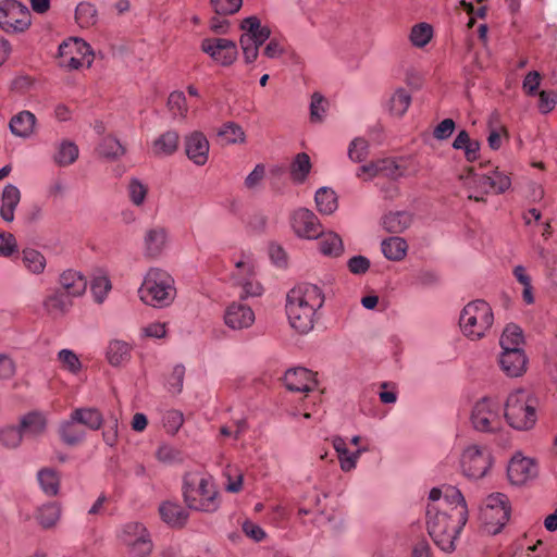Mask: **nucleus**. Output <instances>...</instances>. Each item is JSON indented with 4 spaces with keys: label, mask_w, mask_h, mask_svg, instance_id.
I'll return each mask as SVG.
<instances>
[{
    "label": "nucleus",
    "mask_w": 557,
    "mask_h": 557,
    "mask_svg": "<svg viewBox=\"0 0 557 557\" xmlns=\"http://www.w3.org/2000/svg\"><path fill=\"white\" fill-rule=\"evenodd\" d=\"M468 521V506L462 493L455 486L446 488L442 507L428 505V531L434 543L443 552L455 550L459 534Z\"/></svg>",
    "instance_id": "obj_1"
},
{
    "label": "nucleus",
    "mask_w": 557,
    "mask_h": 557,
    "mask_svg": "<svg viewBox=\"0 0 557 557\" xmlns=\"http://www.w3.org/2000/svg\"><path fill=\"white\" fill-rule=\"evenodd\" d=\"M324 304V294L314 284L301 283L292 288L286 297V313L290 326L301 334L313 329L317 311Z\"/></svg>",
    "instance_id": "obj_2"
},
{
    "label": "nucleus",
    "mask_w": 557,
    "mask_h": 557,
    "mask_svg": "<svg viewBox=\"0 0 557 557\" xmlns=\"http://www.w3.org/2000/svg\"><path fill=\"white\" fill-rule=\"evenodd\" d=\"M182 493L190 510L213 513L221 506L220 492L209 474L188 473L184 476Z\"/></svg>",
    "instance_id": "obj_3"
},
{
    "label": "nucleus",
    "mask_w": 557,
    "mask_h": 557,
    "mask_svg": "<svg viewBox=\"0 0 557 557\" xmlns=\"http://www.w3.org/2000/svg\"><path fill=\"white\" fill-rule=\"evenodd\" d=\"M138 296L145 305L165 308L176 297L174 278L162 269L150 268L138 288Z\"/></svg>",
    "instance_id": "obj_4"
},
{
    "label": "nucleus",
    "mask_w": 557,
    "mask_h": 557,
    "mask_svg": "<svg viewBox=\"0 0 557 557\" xmlns=\"http://www.w3.org/2000/svg\"><path fill=\"white\" fill-rule=\"evenodd\" d=\"M460 180L468 189V198L474 201H485V195L503 194L511 186L510 177L498 168L486 173H478L469 169L466 174L460 175Z\"/></svg>",
    "instance_id": "obj_5"
},
{
    "label": "nucleus",
    "mask_w": 557,
    "mask_h": 557,
    "mask_svg": "<svg viewBox=\"0 0 557 557\" xmlns=\"http://www.w3.org/2000/svg\"><path fill=\"white\" fill-rule=\"evenodd\" d=\"M493 323V310L490 304L483 299H475L468 302L459 315L460 331L470 341L484 338Z\"/></svg>",
    "instance_id": "obj_6"
},
{
    "label": "nucleus",
    "mask_w": 557,
    "mask_h": 557,
    "mask_svg": "<svg viewBox=\"0 0 557 557\" xmlns=\"http://www.w3.org/2000/svg\"><path fill=\"white\" fill-rule=\"evenodd\" d=\"M537 401L524 389H517L508 395L504 419L516 430H529L536 422Z\"/></svg>",
    "instance_id": "obj_7"
},
{
    "label": "nucleus",
    "mask_w": 557,
    "mask_h": 557,
    "mask_svg": "<svg viewBox=\"0 0 557 557\" xmlns=\"http://www.w3.org/2000/svg\"><path fill=\"white\" fill-rule=\"evenodd\" d=\"M470 422L478 432L499 433L504 428V414L499 403L487 396L478 399L472 407Z\"/></svg>",
    "instance_id": "obj_8"
},
{
    "label": "nucleus",
    "mask_w": 557,
    "mask_h": 557,
    "mask_svg": "<svg viewBox=\"0 0 557 557\" xmlns=\"http://www.w3.org/2000/svg\"><path fill=\"white\" fill-rule=\"evenodd\" d=\"M510 517L508 497L503 493L490 494L480 506V520L490 534H497Z\"/></svg>",
    "instance_id": "obj_9"
},
{
    "label": "nucleus",
    "mask_w": 557,
    "mask_h": 557,
    "mask_svg": "<svg viewBox=\"0 0 557 557\" xmlns=\"http://www.w3.org/2000/svg\"><path fill=\"white\" fill-rule=\"evenodd\" d=\"M493 466L491 450L483 445L469 444L460 456V468L462 474L469 480L484 478Z\"/></svg>",
    "instance_id": "obj_10"
},
{
    "label": "nucleus",
    "mask_w": 557,
    "mask_h": 557,
    "mask_svg": "<svg viewBox=\"0 0 557 557\" xmlns=\"http://www.w3.org/2000/svg\"><path fill=\"white\" fill-rule=\"evenodd\" d=\"M119 540L129 557H146L152 552V541L146 527L139 522L125 523L119 531Z\"/></svg>",
    "instance_id": "obj_11"
},
{
    "label": "nucleus",
    "mask_w": 557,
    "mask_h": 557,
    "mask_svg": "<svg viewBox=\"0 0 557 557\" xmlns=\"http://www.w3.org/2000/svg\"><path fill=\"white\" fill-rule=\"evenodd\" d=\"M60 65L78 70L83 66L89 67L94 60L90 46L79 38H71L59 46Z\"/></svg>",
    "instance_id": "obj_12"
},
{
    "label": "nucleus",
    "mask_w": 557,
    "mask_h": 557,
    "mask_svg": "<svg viewBox=\"0 0 557 557\" xmlns=\"http://www.w3.org/2000/svg\"><path fill=\"white\" fill-rule=\"evenodd\" d=\"M30 13L16 0L0 1V28L7 33L24 32L30 25Z\"/></svg>",
    "instance_id": "obj_13"
},
{
    "label": "nucleus",
    "mask_w": 557,
    "mask_h": 557,
    "mask_svg": "<svg viewBox=\"0 0 557 557\" xmlns=\"http://www.w3.org/2000/svg\"><path fill=\"white\" fill-rule=\"evenodd\" d=\"M201 50L222 66L232 65L237 59L236 44L226 38H206L201 42Z\"/></svg>",
    "instance_id": "obj_14"
},
{
    "label": "nucleus",
    "mask_w": 557,
    "mask_h": 557,
    "mask_svg": "<svg viewBox=\"0 0 557 557\" xmlns=\"http://www.w3.org/2000/svg\"><path fill=\"white\" fill-rule=\"evenodd\" d=\"M290 223L297 236L306 239H317L322 233V225L318 216L307 208L295 210Z\"/></svg>",
    "instance_id": "obj_15"
},
{
    "label": "nucleus",
    "mask_w": 557,
    "mask_h": 557,
    "mask_svg": "<svg viewBox=\"0 0 557 557\" xmlns=\"http://www.w3.org/2000/svg\"><path fill=\"white\" fill-rule=\"evenodd\" d=\"M240 28L244 34L240 36V47L259 48L271 35L269 27L262 26L257 16H249L242 21Z\"/></svg>",
    "instance_id": "obj_16"
},
{
    "label": "nucleus",
    "mask_w": 557,
    "mask_h": 557,
    "mask_svg": "<svg viewBox=\"0 0 557 557\" xmlns=\"http://www.w3.org/2000/svg\"><path fill=\"white\" fill-rule=\"evenodd\" d=\"M223 320L231 330H246L253 324L255 312L249 306L239 301H233L225 308Z\"/></svg>",
    "instance_id": "obj_17"
},
{
    "label": "nucleus",
    "mask_w": 557,
    "mask_h": 557,
    "mask_svg": "<svg viewBox=\"0 0 557 557\" xmlns=\"http://www.w3.org/2000/svg\"><path fill=\"white\" fill-rule=\"evenodd\" d=\"M187 158L196 165H205L209 158L210 145L207 137L199 131L187 134L184 138Z\"/></svg>",
    "instance_id": "obj_18"
},
{
    "label": "nucleus",
    "mask_w": 557,
    "mask_h": 557,
    "mask_svg": "<svg viewBox=\"0 0 557 557\" xmlns=\"http://www.w3.org/2000/svg\"><path fill=\"white\" fill-rule=\"evenodd\" d=\"M498 364L507 376L519 377L527 371L528 357L522 348L502 350Z\"/></svg>",
    "instance_id": "obj_19"
},
{
    "label": "nucleus",
    "mask_w": 557,
    "mask_h": 557,
    "mask_svg": "<svg viewBox=\"0 0 557 557\" xmlns=\"http://www.w3.org/2000/svg\"><path fill=\"white\" fill-rule=\"evenodd\" d=\"M537 468L533 460L520 455L513 456L507 468L508 479L515 485L527 483L535 478Z\"/></svg>",
    "instance_id": "obj_20"
},
{
    "label": "nucleus",
    "mask_w": 557,
    "mask_h": 557,
    "mask_svg": "<svg viewBox=\"0 0 557 557\" xmlns=\"http://www.w3.org/2000/svg\"><path fill=\"white\" fill-rule=\"evenodd\" d=\"M285 386L292 392L308 393L317 386L314 374L306 368H294L285 372Z\"/></svg>",
    "instance_id": "obj_21"
},
{
    "label": "nucleus",
    "mask_w": 557,
    "mask_h": 557,
    "mask_svg": "<svg viewBox=\"0 0 557 557\" xmlns=\"http://www.w3.org/2000/svg\"><path fill=\"white\" fill-rule=\"evenodd\" d=\"M168 242L166 230L162 226H152L144 235V255L148 258L159 257Z\"/></svg>",
    "instance_id": "obj_22"
},
{
    "label": "nucleus",
    "mask_w": 557,
    "mask_h": 557,
    "mask_svg": "<svg viewBox=\"0 0 557 557\" xmlns=\"http://www.w3.org/2000/svg\"><path fill=\"white\" fill-rule=\"evenodd\" d=\"M62 292L70 297L82 296L87 288V278L78 271L66 270L59 278Z\"/></svg>",
    "instance_id": "obj_23"
},
{
    "label": "nucleus",
    "mask_w": 557,
    "mask_h": 557,
    "mask_svg": "<svg viewBox=\"0 0 557 557\" xmlns=\"http://www.w3.org/2000/svg\"><path fill=\"white\" fill-rule=\"evenodd\" d=\"M36 122L35 114L24 110L11 117L9 127L14 136L29 138L34 133Z\"/></svg>",
    "instance_id": "obj_24"
},
{
    "label": "nucleus",
    "mask_w": 557,
    "mask_h": 557,
    "mask_svg": "<svg viewBox=\"0 0 557 557\" xmlns=\"http://www.w3.org/2000/svg\"><path fill=\"white\" fill-rule=\"evenodd\" d=\"M161 519L169 525L183 527L188 519V512L178 503L165 500L159 506Z\"/></svg>",
    "instance_id": "obj_25"
},
{
    "label": "nucleus",
    "mask_w": 557,
    "mask_h": 557,
    "mask_svg": "<svg viewBox=\"0 0 557 557\" xmlns=\"http://www.w3.org/2000/svg\"><path fill=\"white\" fill-rule=\"evenodd\" d=\"M20 189L12 184H8L3 188L1 195L0 216L3 221L10 223L14 220V211L20 203Z\"/></svg>",
    "instance_id": "obj_26"
},
{
    "label": "nucleus",
    "mask_w": 557,
    "mask_h": 557,
    "mask_svg": "<svg viewBox=\"0 0 557 557\" xmlns=\"http://www.w3.org/2000/svg\"><path fill=\"white\" fill-rule=\"evenodd\" d=\"M180 144V135L174 129H169L152 141V153L156 157H169L176 152Z\"/></svg>",
    "instance_id": "obj_27"
},
{
    "label": "nucleus",
    "mask_w": 557,
    "mask_h": 557,
    "mask_svg": "<svg viewBox=\"0 0 557 557\" xmlns=\"http://www.w3.org/2000/svg\"><path fill=\"white\" fill-rule=\"evenodd\" d=\"M78 154L79 150L76 144L72 140L64 139L55 145L52 160L57 165L65 168L73 164L77 160Z\"/></svg>",
    "instance_id": "obj_28"
},
{
    "label": "nucleus",
    "mask_w": 557,
    "mask_h": 557,
    "mask_svg": "<svg viewBox=\"0 0 557 557\" xmlns=\"http://www.w3.org/2000/svg\"><path fill=\"white\" fill-rule=\"evenodd\" d=\"M78 424V421L73 420L72 413L70 414V419L60 423L59 435L63 443L74 446L85 440L86 433Z\"/></svg>",
    "instance_id": "obj_29"
},
{
    "label": "nucleus",
    "mask_w": 557,
    "mask_h": 557,
    "mask_svg": "<svg viewBox=\"0 0 557 557\" xmlns=\"http://www.w3.org/2000/svg\"><path fill=\"white\" fill-rule=\"evenodd\" d=\"M318 239L319 250L323 256L337 258L344 252V244L337 233L322 231Z\"/></svg>",
    "instance_id": "obj_30"
},
{
    "label": "nucleus",
    "mask_w": 557,
    "mask_h": 557,
    "mask_svg": "<svg viewBox=\"0 0 557 557\" xmlns=\"http://www.w3.org/2000/svg\"><path fill=\"white\" fill-rule=\"evenodd\" d=\"M46 418L42 413L34 411L25 414L20 422V429L24 437H36L46 430Z\"/></svg>",
    "instance_id": "obj_31"
},
{
    "label": "nucleus",
    "mask_w": 557,
    "mask_h": 557,
    "mask_svg": "<svg viewBox=\"0 0 557 557\" xmlns=\"http://www.w3.org/2000/svg\"><path fill=\"white\" fill-rule=\"evenodd\" d=\"M71 413L73 414V420L78 421L79 424L92 431L99 430L104 424L102 413L96 408H76Z\"/></svg>",
    "instance_id": "obj_32"
},
{
    "label": "nucleus",
    "mask_w": 557,
    "mask_h": 557,
    "mask_svg": "<svg viewBox=\"0 0 557 557\" xmlns=\"http://www.w3.org/2000/svg\"><path fill=\"white\" fill-rule=\"evenodd\" d=\"M61 518V506L55 503H47L38 507L35 519L44 529H51L57 525Z\"/></svg>",
    "instance_id": "obj_33"
},
{
    "label": "nucleus",
    "mask_w": 557,
    "mask_h": 557,
    "mask_svg": "<svg viewBox=\"0 0 557 557\" xmlns=\"http://www.w3.org/2000/svg\"><path fill=\"white\" fill-rule=\"evenodd\" d=\"M412 216L407 211H396L385 214L382 219L383 227L391 233H401L410 226Z\"/></svg>",
    "instance_id": "obj_34"
},
{
    "label": "nucleus",
    "mask_w": 557,
    "mask_h": 557,
    "mask_svg": "<svg viewBox=\"0 0 557 557\" xmlns=\"http://www.w3.org/2000/svg\"><path fill=\"white\" fill-rule=\"evenodd\" d=\"M523 343L524 336L522 329L515 323L507 324L499 338L502 350L522 348Z\"/></svg>",
    "instance_id": "obj_35"
},
{
    "label": "nucleus",
    "mask_w": 557,
    "mask_h": 557,
    "mask_svg": "<svg viewBox=\"0 0 557 557\" xmlns=\"http://www.w3.org/2000/svg\"><path fill=\"white\" fill-rule=\"evenodd\" d=\"M314 201L321 214L330 215L337 209V197L329 187H321L315 191Z\"/></svg>",
    "instance_id": "obj_36"
},
{
    "label": "nucleus",
    "mask_w": 557,
    "mask_h": 557,
    "mask_svg": "<svg viewBox=\"0 0 557 557\" xmlns=\"http://www.w3.org/2000/svg\"><path fill=\"white\" fill-rule=\"evenodd\" d=\"M44 306L50 314H63L71 308L72 300L64 292L57 290L45 299Z\"/></svg>",
    "instance_id": "obj_37"
},
{
    "label": "nucleus",
    "mask_w": 557,
    "mask_h": 557,
    "mask_svg": "<svg viewBox=\"0 0 557 557\" xmlns=\"http://www.w3.org/2000/svg\"><path fill=\"white\" fill-rule=\"evenodd\" d=\"M38 483L42 492L48 496H54L59 492L60 475L51 468H44L37 473Z\"/></svg>",
    "instance_id": "obj_38"
},
{
    "label": "nucleus",
    "mask_w": 557,
    "mask_h": 557,
    "mask_svg": "<svg viewBox=\"0 0 557 557\" xmlns=\"http://www.w3.org/2000/svg\"><path fill=\"white\" fill-rule=\"evenodd\" d=\"M382 252L384 257L392 261L401 260L407 252V243L400 237H389L382 242Z\"/></svg>",
    "instance_id": "obj_39"
},
{
    "label": "nucleus",
    "mask_w": 557,
    "mask_h": 557,
    "mask_svg": "<svg viewBox=\"0 0 557 557\" xmlns=\"http://www.w3.org/2000/svg\"><path fill=\"white\" fill-rule=\"evenodd\" d=\"M111 288L112 284L108 275L103 271L98 270L94 274L90 284V290L92 293L95 301L98 304H102L106 300Z\"/></svg>",
    "instance_id": "obj_40"
},
{
    "label": "nucleus",
    "mask_w": 557,
    "mask_h": 557,
    "mask_svg": "<svg viewBox=\"0 0 557 557\" xmlns=\"http://www.w3.org/2000/svg\"><path fill=\"white\" fill-rule=\"evenodd\" d=\"M131 347L122 341L110 342L107 350V358L110 364L117 367L126 362L129 358Z\"/></svg>",
    "instance_id": "obj_41"
},
{
    "label": "nucleus",
    "mask_w": 557,
    "mask_h": 557,
    "mask_svg": "<svg viewBox=\"0 0 557 557\" xmlns=\"http://www.w3.org/2000/svg\"><path fill=\"white\" fill-rule=\"evenodd\" d=\"M411 103L410 94L404 88H397L389 98L388 109L395 116L404 115Z\"/></svg>",
    "instance_id": "obj_42"
},
{
    "label": "nucleus",
    "mask_w": 557,
    "mask_h": 557,
    "mask_svg": "<svg viewBox=\"0 0 557 557\" xmlns=\"http://www.w3.org/2000/svg\"><path fill=\"white\" fill-rule=\"evenodd\" d=\"M332 445L337 453L339 467L344 472H350L355 469L354 459L351 458V451L347 447V442L341 436H335L332 440Z\"/></svg>",
    "instance_id": "obj_43"
},
{
    "label": "nucleus",
    "mask_w": 557,
    "mask_h": 557,
    "mask_svg": "<svg viewBox=\"0 0 557 557\" xmlns=\"http://www.w3.org/2000/svg\"><path fill=\"white\" fill-rule=\"evenodd\" d=\"M311 170L310 158L307 153H298L290 166L292 180L296 183H302L307 178Z\"/></svg>",
    "instance_id": "obj_44"
},
{
    "label": "nucleus",
    "mask_w": 557,
    "mask_h": 557,
    "mask_svg": "<svg viewBox=\"0 0 557 557\" xmlns=\"http://www.w3.org/2000/svg\"><path fill=\"white\" fill-rule=\"evenodd\" d=\"M22 261L24 267L33 274H40L46 268V258L35 249H24Z\"/></svg>",
    "instance_id": "obj_45"
},
{
    "label": "nucleus",
    "mask_w": 557,
    "mask_h": 557,
    "mask_svg": "<svg viewBox=\"0 0 557 557\" xmlns=\"http://www.w3.org/2000/svg\"><path fill=\"white\" fill-rule=\"evenodd\" d=\"M158 461L173 466L184 460V454L181 449L170 444H161L154 454Z\"/></svg>",
    "instance_id": "obj_46"
},
{
    "label": "nucleus",
    "mask_w": 557,
    "mask_h": 557,
    "mask_svg": "<svg viewBox=\"0 0 557 557\" xmlns=\"http://www.w3.org/2000/svg\"><path fill=\"white\" fill-rule=\"evenodd\" d=\"M379 162V175L396 180L405 175V168L403 160H396L393 158H386L377 160Z\"/></svg>",
    "instance_id": "obj_47"
},
{
    "label": "nucleus",
    "mask_w": 557,
    "mask_h": 557,
    "mask_svg": "<svg viewBox=\"0 0 557 557\" xmlns=\"http://www.w3.org/2000/svg\"><path fill=\"white\" fill-rule=\"evenodd\" d=\"M75 20L83 28H88L97 22V10L90 2H81L76 7Z\"/></svg>",
    "instance_id": "obj_48"
},
{
    "label": "nucleus",
    "mask_w": 557,
    "mask_h": 557,
    "mask_svg": "<svg viewBox=\"0 0 557 557\" xmlns=\"http://www.w3.org/2000/svg\"><path fill=\"white\" fill-rule=\"evenodd\" d=\"M98 151L102 157L114 160L125 153V148L115 137L107 136L100 143Z\"/></svg>",
    "instance_id": "obj_49"
},
{
    "label": "nucleus",
    "mask_w": 557,
    "mask_h": 557,
    "mask_svg": "<svg viewBox=\"0 0 557 557\" xmlns=\"http://www.w3.org/2000/svg\"><path fill=\"white\" fill-rule=\"evenodd\" d=\"M225 479L224 488L228 493H238L243 488L244 474L240 469L235 466H227L223 471Z\"/></svg>",
    "instance_id": "obj_50"
},
{
    "label": "nucleus",
    "mask_w": 557,
    "mask_h": 557,
    "mask_svg": "<svg viewBox=\"0 0 557 557\" xmlns=\"http://www.w3.org/2000/svg\"><path fill=\"white\" fill-rule=\"evenodd\" d=\"M329 101L320 94L314 92L310 101V122L322 123L326 116Z\"/></svg>",
    "instance_id": "obj_51"
},
{
    "label": "nucleus",
    "mask_w": 557,
    "mask_h": 557,
    "mask_svg": "<svg viewBox=\"0 0 557 557\" xmlns=\"http://www.w3.org/2000/svg\"><path fill=\"white\" fill-rule=\"evenodd\" d=\"M148 186L144 184L140 180L136 177H132L127 185V195L131 202L136 207L144 206L147 195H148Z\"/></svg>",
    "instance_id": "obj_52"
},
{
    "label": "nucleus",
    "mask_w": 557,
    "mask_h": 557,
    "mask_svg": "<svg viewBox=\"0 0 557 557\" xmlns=\"http://www.w3.org/2000/svg\"><path fill=\"white\" fill-rule=\"evenodd\" d=\"M218 136L227 145L243 143L245 140V133L243 128L233 122L224 124L218 132Z\"/></svg>",
    "instance_id": "obj_53"
},
{
    "label": "nucleus",
    "mask_w": 557,
    "mask_h": 557,
    "mask_svg": "<svg viewBox=\"0 0 557 557\" xmlns=\"http://www.w3.org/2000/svg\"><path fill=\"white\" fill-rule=\"evenodd\" d=\"M432 36V26L428 23H419L411 28L409 38L414 47L422 48L429 44Z\"/></svg>",
    "instance_id": "obj_54"
},
{
    "label": "nucleus",
    "mask_w": 557,
    "mask_h": 557,
    "mask_svg": "<svg viewBox=\"0 0 557 557\" xmlns=\"http://www.w3.org/2000/svg\"><path fill=\"white\" fill-rule=\"evenodd\" d=\"M58 361L63 370L72 374H77L82 369L78 356L71 349H61L58 352Z\"/></svg>",
    "instance_id": "obj_55"
},
{
    "label": "nucleus",
    "mask_w": 557,
    "mask_h": 557,
    "mask_svg": "<svg viewBox=\"0 0 557 557\" xmlns=\"http://www.w3.org/2000/svg\"><path fill=\"white\" fill-rule=\"evenodd\" d=\"M168 108L174 116L185 119L188 113L186 97L183 91L175 90L168 98Z\"/></svg>",
    "instance_id": "obj_56"
},
{
    "label": "nucleus",
    "mask_w": 557,
    "mask_h": 557,
    "mask_svg": "<svg viewBox=\"0 0 557 557\" xmlns=\"http://www.w3.org/2000/svg\"><path fill=\"white\" fill-rule=\"evenodd\" d=\"M255 265L249 257H243V259L235 262V270L232 273V278L236 285L243 281L255 275Z\"/></svg>",
    "instance_id": "obj_57"
},
{
    "label": "nucleus",
    "mask_w": 557,
    "mask_h": 557,
    "mask_svg": "<svg viewBox=\"0 0 557 557\" xmlns=\"http://www.w3.org/2000/svg\"><path fill=\"white\" fill-rule=\"evenodd\" d=\"M24 437L20 426H5L0 430V442L9 448L17 447Z\"/></svg>",
    "instance_id": "obj_58"
},
{
    "label": "nucleus",
    "mask_w": 557,
    "mask_h": 557,
    "mask_svg": "<svg viewBox=\"0 0 557 557\" xmlns=\"http://www.w3.org/2000/svg\"><path fill=\"white\" fill-rule=\"evenodd\" d=\"M185 367L176 364L166 380V388L172 394H178L183 389Z\"/></svg>",
    "instance_id": "obj_59"
},
{
    "label": "nucleus",
    "mask_w": 557,
    "mask_h": 557,
    "mask_svg": "<svg viewBox=\"0 0 557 557\" xmlns=\"http://www.w3.org/2000/svg\"><path fill=\"white\" fill-rule=\"evenodd\" d=\"M368 141L361 137L355 138L348 148V157L355 162L363 161L368 156Z\"/></svg>",
    "instance_id": "obj_60"
},
{
    "label": "nucleus",
    "mask_w": 557,
    "mask_h": 557,
    "mask_svg": "<svg viewBox=\"0 0 557 557\" xmlns=\"http://www.w3.org/2000/svg\"><path fill=\"white\" fill-rule=\"evenodd\" d=\"M162 422L169 434H175L183 425L184 417L178 410H168L163 414Z\"/></svg>",
    "instance_id": "obj_61"
},
{
    "label": "nucleus",
    "mask_w": 557,
    "mask_h": 557,
    "mask_svg": "<svg viewBox=\"0 0 557 557\" xmlns=\"http://www.w3.org/2000/svg\"><path fill=\"white\" fill-rule=\"evenodd\" d=\"M243 4V0H211V5L220 15L236 13Z\"/></svg>",
    "instance_id": "obj_62"
},
{
    "label": "nucleus",
    "mask_w": 557,
    "mask_h": 557,
    "mask_svg": "<svg viewBox=\"0 0 557 557\" xmlns=\"http://www.w3.org/2000/svg\"><path fill=\"white\" fill-rule=\"evenodd\" d=\"M238 286L242 287L240 298L256 297L260 296L263 292L261 284L256 281L255 275L249 276L245 281H243Z\"/></svg>",
    "instance_id": "obj_63"
},
{
    "label": "nucleus",
    "mask_w": 557,
    "mask_h": 557,
    "mask_svg": "<svg viewBox=\"0 0 557 557\" xmlns=\"http://www.w3.org/2000/svg\"><path fill=\"white\" fill-rule=\"evenodd\" d=\"M404 81L411 89H419L422 86L423 76L416 66L407 65L404 69Z\"/></svg>",
    "instance_id": "obj_64"
}]
</instances>
